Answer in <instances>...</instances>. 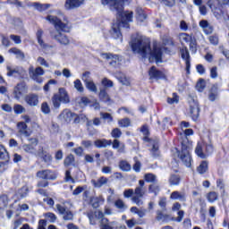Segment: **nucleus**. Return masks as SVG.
I'll return each mask as SVG.
<instances>
[{"instance_id": "obj_1", "label": "nucleus", "mask_w": 229, "mask_h": 229, "mask_svg": "<svg viewBox=\"0 0 229 229\" xmlns=\"http://www.w3.org/2000/svg\"><path fill=\"white\" fill-rule=\"evenodd\" d=\"M103 6H107L111 12L116 13L117 21L113 23L111 35L113 38H120L123 42V35L121 34V28H130L128 22L133 21V12H124V3L128 0H100Z\"/></svg>"}, {"instance_id": "obj_2", "label": "nucleus", "mask_w": 229, "mask_h": 229, "mask_svg": "<svg viewBox=\"0 0 229 229\" xmlns=\"http://www.w3.org/2000/svg\"><path fill=\"white\" fill-rule=\"evenodd\" d=\"M131 48L134 53L140 55L142 58H148L149 62L161 64L162 53L165 47H161L158 43L154 42L151 47V42L146 37L137 36L131 41Z\"/></svg>"}, {"instance_id": "obj_3", "label": "nucleus", "mask_w": 229, "mask_h": 229, "mask_svg": "<svg viewBox=\"0 0 229 229\" xmlns=\"http://www.w3.org/2000/svg\"><path fill=\"white\" fill-rule=\"evenodd\" d=\"M47 21H48V22H50V24H53L55 28V30L50 31L51 38L58 42V44H61V46H69V38L67 37V35L62 32L64 31L66 33H69L71 30V25L69 24L67 17L63 16L62 21V19L58 18L57 16L48 15L47 17Z\"/></svg>"}, {"instance_id": "obj_4", "label": "nucleus", "mask_w": 229, "mask_h": 229, "mask_svg": "<svg viewBox=\"0 0 229 229\" xmlns=\"http://www.w3.org/2000/svg\"><path fill=\"white\" fill-rule=\"evenodd\" d=\"M184 136L186 139L182 141V150H178V148H174V157H178L180 160H182V164L186 165V167H191L192 164V157H191V150L192 149V142L189 141L187 137H191V135H194V131L192 129H186L183 131Z\"/></svg>"}, {"instance_id": "obj_5", "label": "nucleus", "mask_w": 229, "mask_h": 229, "mask_svg": "<svg viewBox=\"0 0 229 229\" xmlns=\"http://www.w3.org/2000/svg\"><path fill=\"white\" fill-rule=\"evenodd\" d=\"M148 188L146 187V182L140 180L139 185L134 190V195L131 197L132 203H135L138 207H142V205H144L142 197L146 196Z\"/></svg>"}, {"instance_id": "obj_6", "label": "nucleus", "mask_w": 229, "mask_h": 229, "mask_svg": "<svg viewBox=\"0 0 229 229\" xmlns=\"http://www.w3.org/2000/svg\"><path fill=\"white\" fill-rule=\"evenodd\" d=\"M55 208L60 216H62L64 221H72L74 219V214L71 211L70 202L64 201L61 204H56Z\"/></svg>"}, {"instance_id": "obj_7", "label": "nucleus", "mask_w": 229, "mask_h": 229, "mask_svg": "<svg viewBox=\"0 0 229 229\" xmlns=\"http://www.w3.org/2000/svg\"><path fill=\"white\" fill-rule=\"evenodd\" d=\"M52 102L55 108H60V103L67 104L71 102L69 93L64 88L59 89V92L53 96Z\"/></svg>"}, {"instance_id": "obj_8", "label": "nucleus", "mask_w": 229, "mask_h": 229, "mask_svg": "<svg viewBox=\"0 0 229 229\" xmlns=\"http://www.w3.org/2000/svg\"><path fill=\"white\" fill-rule=\"evenodd\" d=\"M44 74H46V71H44V68L40 66L35 68L33 65H30L29 67L30 79L36 81V83H42L44 81V79H42Z\"/></svg>"}, {"instance_id": "obj_9", "label": "nucleus", "mask_w": 229, "mask_h": 229, "mask_svg": "<svg viewBox=\"0 0 229 229\" xmlns=\"http://www.w3.org/2000/svg\"><path fill=\"white\" fill-rule=\"evenodd\" d=\"M27 93H28V86H26L24 82H21L14 87L13 94V98L19 100L21 98H23L24 94H27Z\"/></svg>"}, {"instance_id": "obj_10", "label": "nucleus", "mask_w": 229, "mask_h": 229, "mask_svg": "<svg viewBox=\"0 0 229 229\" xmlns=\"http://www.w3.org/2000/svg\"><path fill=\"white\" fill-rule=\"evenodd\" d=\"M36 176L41 180H56L57 178L56 173L49 169L38 171Z\"/></svg>"}, {"instance_id": "obj_11", "label": "nucleus", "mask_w": 229, "mask_h": 229, "mask_svg": "<svg viewBox=\"0 0 229 229\" xmlns=\"http://www.w3.org/2000/svg\"><path fill=\"white\" fill-rule=\"evenodd\" d=\"M190 114L192 121H198V117H199V104L194 99L190 100Z\"/></svg>"}, {"instance_id": "obj_12", "label": "nucleus", "mask_w": 229, "mask_h": 229, "mask_svg": "<svg viewBox=\"0 0 229 229\" xmlns=\"http://www.w3.org/2000/svg\"><path fill=\"white\" fill-rule=\"evenodd\" d=\"M74 115H76V114L72 113L71 110L69 109H64L62 111V113L58 115V119L59 121H61L62 123H71V121H72L74 119Z\"/></svg>"}, {"instance_id": "obj_13", "label": "nucleus", "mask_w": 229, "mask_h": 229, "mask_svg": "<svg viewBox=\"0 0 229 229\" xmlns=\"http://www.w3.org/2000/svg\"><path fill=\"white\" fill-rule=\"evenodd\" d=\"M101 56L105 60H107L109 65H113V67H115V65H117V64H119V62H121L119 55H114L111 53L101 54Z\"/></svg>"}, {"instance_id": "obj_14", "label": "nucleus", "mask_w": 229, "mask_h": 229, "mask_svg": "<svg viewBox=\"0 0 229 229\" xmlns=\"http://www.w3.org/2000/svg\"><path fill=\"white\" fill-rule=\"evenodd\" d=\"M85 4V0H66L64 3L65 10H76Z\"/></svg>"}, {"instance_id": "obj_15", "label": "nucleus", "mask_w": 229, "mask_h": 229, "mask_svg": "<svg viewBox=\"0 0 229 229\" xmlns=\"http://www.w3.org/2000/svg\"><path fill=\"white\" fill-rule=\"evenodd\" d=\"M37 157H40L45 164H51L53 162V157L47 151L44 150V148L39 147L38 150L36 153Z\"/></svg>"}, {"instance_id": "obj_16", "label": "nucleus", "mask_w": 229, "mask_h": 229, "mask_svg": "<svg viewBox=\"0 0 229 229\" xmlns=\"http://www.w3.org/2000/svg\"><path fill=\"white\" fill-rule=\"evenodd\" d=\"M25 103L29 105V106H38V95L35 93H30L24 98Z\"/></svg>"}, {"instance_id": "obj_17", "label": "nucleus", "mask_w": 229, "mask_h": 229, "mask_svg": "<svg viewBox=\"0 0 229 229\" xmlns=\"http://www.w3.org/2000/svg\"><path fill=\"white\" fill-rule=\"evenodd\" d=\"M17 130L19 135L21 137H30V135H31V133H30L28 131V124H26L24 122H19L17 123Z\"/></svg>"}, {"instance_id": "obj_18", "label": "nucleus", "mask_w": 229, "mask_h": 229, "mask_svg": "<svg viewBox=\"0 0 229 229\" xmlns=\"http://www.w3.org/2000/svg\"><path fill=\"white\" fill-rule=\"evenodd\" d=\"M206 35H210L214 32V27L208 23L207 20H201L199 23Z\"/></svg>"}, {"instance_id": "obj_19", "label": "nucleus", "mask_w": 229, "mask_h": 229, "mask_svg": "<svg viewBox=\"0 0 229 229\" xmlns=\"http://www.w3.org/2000/svg\"><path fill=\"white\" fill-rule=\"evenodd\" d=\"M7 76H22V74L25 72L24 69L21 67H12V66H7Z\"/></svg>"}, {"instance_id": "obj_20", "label": "nucleus", "mask_w": 229, "mask_h": 229, "mask_svg": "<svg viewBox=\"0 0 229 229\" xmlns=\"http://www.w3.org/2000/svg\"><path fill=\"white\" fill-rule=\"evenodd\" d=\"M148 74L150 76V80H162V78H164V73L157 70V67L155 66L150 68Z\"/></svg>"}, {"instance_id": "obj_21", "label": "nucleus", "mask_w": 229, "mask_h": 229, "mask_svg": "<svg viewBox=\"0 0 229 229\" xmlns=\"http://www.w3.org/2000/svg\"><path fill=\"white\" fill-rule=\"evenodd\" d=\"M94 146L99 149L108 148V146H112V140L106 139L96 140L94 141Z\"/></svg>"}, {"instance_id": "obj_22", "label": "nucleus", "mask_w": 229, "mask_h": 229, "mask_svg": "<svg viewBox=\"0 0 229 229\" xmlns=\"http://www.w3.org/2000/svg\"><path fill=\"white\" fill-rule=\"evenodd\" d=\"M91 183L97 189H101V187H103V185H106V183H108V178L102 176V177L98 178V180H91Z\"/></svg>"}, {"instance_id": "obj_23", "label": "nucleus", "mask_w": 229, "mask_h": 229, "mask_svg": "<svg viewBox=\"0 0 229 229\" xmlns=\"http://www.w3.org/2000/svg\"><path fill=\"white\" fill-rule=\"evenodd\" d=\"M117 225L116 221L109 222L107 218H103L100 222V229H114Z\"/></svg>"}, {"instance_id": "obj_24", "label": "nucleus", "mask_w": 229, "mask_h": 229, "mask_svg": "<svg viewBox=\"0 0 229 229\" xmlns=\"http://www.w3.org/2000/svg\"><path fill=\"white\" fill-rule=\"evenodd\" d=\"M10 160V156L8 155V151L3 145H0V164H4Z\"/></svg>"}, {"instance_id": "obj_25", "label": "nucleus", "mask_w": 229, "mask_h": 229, "mask_svg": "<svg viewBox=\"0 0 229 229\" xmlns=\"http://www.w3.org/2000/svg\"><path fill=\"white\" fill-rule=\"evenodd\" d=\"M114 207L117 208L120 212H126L128 210V205L122 199H117L114 201Z\"/></svg>"}, {"instance_id": "obj_26", "label": "nucleus", "mask_w": 229, "mask_h": 229, "mask_svg": "<svg viewBox=\"0 0 229 229\" xmlns=\"http://www.w3.org/2000/svg\"><path fill=\"white\" fill-rule=\"evenodd\" d=\"M103 203H105V198L103 196L92 197L90 199V204L93 208H98L99 205H103Z\"/></svg>"}, {"instance_id": "obj_27", "label": "nucleus", "mask_w": 229, "mask_h": 229, "mask_svg": "<svg viewBox=\"0 0 229 229\" xmlns=\"http://www.w3.org/2000/svg\"><path fill=\"white\" fill-rule=\"evenodd\" d=\"M99 98L101 101L104 103H107L108 105H112V98H110V95L106 92V89H101L99 92Z\"/></svg>"}, {"instance_id": "obj_28", "label": "nucleus", "mask_w": 229, "mask_h": 229, "mask_svg": "<svg viewBox=\"0 0 229 229\" xmlns=\"http://www.w3.org/2000/svg\"><path fill=\"white\" fill-rule=\"evenodd\" d=\"M9 53H13V55H15L18 60H24V58H26V55H24V52L17 47H13L9 49Z\"/></svg>"}, {"instance_id": "obj_29", "label": "nucleus", "mask_w": 229, "mask_h": 229, "mask_svg": "<svg viewBox=\"0 0 229 229\" xmlns=\"http://www.w3.org/2000/svg\"><path fill=\"white\" fill-rule=\"evenodd\" d=\"M113 149H118V153H124L125 145L124 143H121L119 140L114 139L113 141Z\"/></svg>"}, {"instance_id": "obj_30", "label": "nucleus", "mask_w": 229, "mask_h": 229, "mask_svg": "<svg viewBox=\"0 0 229 229\" xmlns=\"http://www.w3.org/2000/svg\"><path fill=\"white\" fill-rule=\"evenodd\" d=\"M31 6L35 8V10H38V12H44L47 10V8L51 7V4H40V3H32Z\"/></svg>"}, {"instance_id": "obj_31", "label": "nucleus", "mask_w": 229, "mask_h": 229, "mask_svg": "<svg viewBox=\"0 0 229 229\" xmlns=\"http://www.w3.org/2000/svg\"><path fill=\"white\" fill-rule=\"evenodd\" d=\"M119 167H120L121 171H123L125 173L131 171V165H130V163H128V161H126V160L120 161Z\"/></svg>"}, {"instance_id": "obj_32", "label": "nucleus", "mask_w": 229, "mask_h": 229, "mask_svg": "<svg viewBox=\"0 0 229 229\" xmlns=\"http://www.w3.org/2000/svg\"><path fill=\"white\" fill-rule=\"evenodd\" d=\"M43 217H45V221H48V223H56V219H58V216L51 212L43 214Z\"/></svg>"}, {"instance_id": "obj_33", "label": "nucleus", "mask_w": 229, "mask_h": 229, "mask_svg": "<svg viewBox=\"0 0 229 229\" xmlns=\"http://www.w3.org/2000/svg\"><path fill=\"white\" fill-rule=\"evenodd\" d=\"M43 36H44V30H42V29H38L36 33L38 43L41 47H46V43H44V39H42Z\"/></svg>"}, {"instance_id": "obj_34", "label": "nucleus", "mask_w": 229, "mask_h": 229, "mask_svg": "<svg viewBox=\"0 0 229 229\" xmlns=\"http://www.w3.org/2000/svg\"><path fill=\"white\" fill-rule=\"evenodd\" d=\"M197 171L198 173H199V174H205V173L208 171V162L202 161L199 167L197 168Z\"/></svg>"}, {"instance_id": "obj_35", "label": "nucleus", "mask_w": 229, "mask_h": 229, "mask_svg": "<svg viewBox=\"0 0 229 229\" xmlns=\"http://www.w3.org/2000/svg\"><path fill=\"white\" fill-rule=\"evenodd\" d=\"M171 199H179V201H185V193H181L179 191H174L170 196Z\"/></svg>"}, {"instance_id": "obj_36", "label": "nucleus", "mask_w": 229, "mask_h": 229, "mask_svg": "<svg viewBox=\"0 0 229 229\" xmlns=\"http://www.w3.org/2000/svg\"><path fill=\"white\" fill-rule=\"evenodd\" d=\"M195 153L197 157H199V158H207V154L203 153V145L200 143H198L195 148Z\"/></svg>"}, {"instance_id": "obj_37", "label": "nucleus", "mask_w": 229, "mask_h": 229, "mask_svg": "<svg viewBox=\"0 0 229 229\" xmlns=\"http://www.w3.org/2000/svg\"><path fill=\"white\" fill-rule=\"evenodd\" d=\"M144 180L148 182V183H157L158 180H157V175L153 174H146L144 175Z\"/></svg>"}, {"instance_id": "obj_38", "label": "nucleus", "mask_w": 229, "mask_h": 229, "mask_svg": "<svg viewBox=\"0 0 229 229\" xmlns=\"http://www.w3.org/2000/svg\"><path fill=\"white\" fill-rule=\"evenodd\" d=\"M152 146L151 153L154 157H158V140H151Z\"/></svg>"}, {"instance_id": "obj_39", "label": "nucleus", "mask_w": 229, "mask_h": 229, "mask_svg": "<svg viewBox=\"0 0 229 229\" xmlns=\"http://www.w3.org/2000/svg\"><path fill=\"white\" fill-rule=\"evenodd\" d=\"M86 85V89L89 90L90 92H98V87L96 86V83H94V81H88V82H84Z\"/></svg>"}, {"instance_id": "obj_40", "label": "nucleus", "mask_w": 229, "mask_h": 229, "mask_svg": "<svg viewBox=\"0 0 229 229\" xmlns=\"http://www.w3.org/2000/svg\"><path fill=\"white\" fill-rule=\"evenodd\" d=\"M179 38H180L181 42H186V44H189L194 38V37H192L187 33H181L179 35Z\"/></svg>"}, {"instance_id": "obj_41", "label": "nucleus", "mask_w": 229, "mask_h": 229, "mask_svg": "<svg viewBox=\"0 0 229 229\" xmlns=\"http://www.w3.org/2000/svg\"><path fill=\"white\" fill-rule=\"evenodd\" d=\"M170 185H180V175L172 174L168 180Z\"/></svg>"}, {"instance_id": "obj_42", "label": "nucleus", "mask_w": 229, "mask_h": 229, "mask_svg": "<svg viewBox=\"0 0 229 229\" xmlns=\"http://www.w3.org/2000/svg\"><path fill=\"white\" fill-rule=\"evenodd\" d=\"M207 198L209 203H214V201H217V199L219 198V194H217V192L216 191H211L208 193Z\"/></svg>"}, {"instance_id": "obj_43", "label": "nucleus", "mask_w": 229, "mask_h": 229, "mask_svg": "<svg viewBox=\"0 0 229 229\" xmlns=\"http://www.w3.org/2000/svg\"><path fill=\"white\" fill-rule=\"evenodd\" d=\"M181 56L182 60H191V55L189 54V49L187 48V47H184L181 49Z\"/></svg>"}, {"instance_id": "obj_44", "label": "nucleus", "mask_w": 229, "mask_h": 229, "mask_svg": "<svg viewBox=\"0 0 229 229\" xmlns=\"http://www.w3.org/2000/svg\"><path fill=\"white\" fill-rule=\"evenodd\" d=\"M73 85L74 89H76L78 92H83V90H85V88H83V84L81 83V81H80V79H76L73 81Z\"/></svg>"}, {"instance_id": "obj_45", "label": "nucleus", "mask_w": 229, "mask_h": 229, "mask_svg": "<svg viewBox=\"0 0 229 229\" xmlns=\"http://www.w3.org/2000/svg\"><path fill=\"white\" fill-rule=\"evenodd\" d=\"M157 219L158 221H162L163 223H167V219H169V216L163 214L162 211H157Z\"/></svg>"}, {"instance_id": "obj_46", "label": "nucleus", "mask_w": 229, "mask_h": 229, "mask_svg": "<svg viewBox=\"0 0 229 229\" xmlns=\"http://www.w3.org/2000/svg\"><path fill=\"white\" fill-rule=\"evenodd\" d=\"M189 47H190V51H191V53H197L198 51V43L196 42V38H193L191 39V41H190L189 43Z\"/></svg>"}, {"instance_id": "obj_47", "label": "nucleus", "mask_w": 229, "mask_h": 229, "mask_svg": "<svg viewBox=\"0 0 229 229\" xmlns=\"http://www.w3.org/2000/svg\"><path fill=\"white\" fill-rule=\"evenodd\" d=\"M118 124L121 128H128V126L131 124V122L130 121V118H123L118 121Z\"/></svg>"}, {"instance_id": "obj_48", "label": "nucleus", "mask_w": 229, "mask_h": 229, "mask_svg": "<svg viewBox=\"0 0 229 229\" xmlns=\"http://www.w3.org/2000/svg\"><path fill=\"white\" fill-rule=\"evenodd\" d=\"M28 192H30V188L27 185L21 187L18 191V194L21 196V198H26V196H28Z\"/></svg>"}, {"instance_id": "obj_49", "label": "nucleus", "mask_w": 229, "mask_h": 229, "mask_svg": "<svg viewBox=\"0 0 229 229\" xmlns=\"http://www.w3.org/2000/svg\"><path fill=\"white\" fill-rule=\"evenodd\" d=\"M13 110H14V114H24V112H26V108L20 104L14 105Z\"/></svg>"}, {"instance_id": "obj_50", "label": "nucleus", "mask_w": 229, "mask_h": 229, "mask_svg": "<svg viewBox=\"0 0 229 229\" xmlns=\"http://www.w3.org/2000/svg\"><path fill=\"white\" fill-rule=\"evenodd\" d=\"M122 135H123V131H121V129L119 128H114L111 131V136L113 137V139H116V140L121 139Z\"/></svg>"}, {"instance_id": "obj_51", "label": "nucleus", "mask_w": 229, "mask_h": 229, "mask_svg": "<svg viewBox=\"0 0 229 229\" xmlns=\"http://www.w3.org/2000/svg\"><path fill=\"white\" fill-rule=\"evenodd\" d=\"M101 83L106 89H112V87H114V81L108 80V78H104Z\"/></svg>"}, {"instance_id": "obj_52", "label": "nucleus", "mask_w": 229, "mask_h": 229, "mask_svg": "<svg viewBox=\"0 0 229 229\" xmlns=\"http://www.w3.org/2000/svg\"><path fill=\"white\" fill-rule=\"evenodd\" d=\"M133 160L135 162L132 166L133 171H135V173H140V167L142 165L140 164V161H139V158H137V157H134Z\"/></svg>"}, {"instance_id": "obj_53", "label": "nucleus", "mask_w": 229, "mask_h": 229, "mask_svg": "<svg viewBox=\"0 0 229 229\" xmlns=\"http://www.w3.org/2000/svg\"><path fill=\"white\" fill-rule=\"evenodd\" d=\"M22 149L25 153H35V147L30 144H24Z\"/></svg>"}, {"instance_id": "obj_54", "label": "nucleus", "mask_w": 229, "mask_h": 229, "mask_svg": "<svg viewBox=\"0 0 229 229\" xmlns=\"http://www.w3.org/2000/svg\"><path fill=\"white\" fill-rule=\"evenodd\" d=\"M100 116L104 121H107V123H112L114 121V117L109 113H100Z\"/></svg>"}, {"instance_id": "obj_55", "label": "nucleus", "mask_w": 229, "mask_h": 229, "mask_svg": "<svg viewBox=\"0 0 229 229\" xmlns=\"http://www.w3.org/2000/svg\"><path fill=\"white\" fill-rule=\"evenodd\" d=\"M41 112H43L45 114L51 113V108L49 107L47 102H44L41 104Z\"/></svg>"}, {"instance_id": "obj_56", "label": "nucleus", "mask_w": 229, "mask_h": 229, "mask_svg": "<svg viewBox=\"0 0 229 229\" xmlns=\"http://www.w3.org/2000/svg\"><path fill=\"white\" fill-rule=\"evenodd\" d=\"M149 192H154V194H157L160 191V187L157 183L150 184L148 186Z\"/></svg>"}, {"instance_id": "obj_57", "label": "nucleus", "mask_w": 229, "mask_h": 229, "mask_svg": "<svg viewBox=\"0 0 229 229\" xmlns=\"http://www.w3.org/2000/svg\"><path fill=\"white\" fill-rule=\"evenodd\" d=\"M64 165H72L74 164V156L69 155L64 161Z\"/></svg>"}, {"instance_id": "obj_58", "label": "nucleus", "mask_w": 229, "mask_h": 229, "mask_svg": "<svg viewBox=\"0 0 229 229\" xmlns=\"http://www.w3.org/2000/svg\"><path fill=\"white\" fill-rule=\"evenodd\" d=\"M197 90L199 92H203V90H205V81L204 80H199V82H197Z\"/></svg>"}, {"instance_id": "obj_59", "label": "nucleus", "mask_w": 229, "mask_h": 229, "mask_svg": "<svg viewBox=\"0 0 229 229\" xmlns=\"http://www.w3.org/2000/svg\"><path fill=\"white\" fill-rule=\"evenodd\" d=\"M208 40L213 46L219 44V38L216 35L209 36Z\"/></svg>"}, {"instance_id": "obj_60", "label": "nucleus", "mask_w": 229, "mask_h": 229, "mask_svg": "<svg viewBox=\"0 0 229 229\" xmlns=\"http://www.w3.org/2000/svg\"><path fill=\"white\" fill-rule=\"evenodd\" d=\"M8 205V196L2 195L0 196V208L6 207Z\"/></svg>"}, {"instance_id": "obj_61", "label": "nucleus", "mask_w": 229, "mask_h": 229, "mask_svg": "<svg viewBox=\"0 0 229 229\" xmlns=\"http://www.w3.org/2000/svg\"><path fill=\"white\" fill-rule=\"evenodd\" d=\"M37 62L38 64H39V65H42L43 67H49V63H47V61H46L44 57H38Z\"/></svg>"}, {"instance_id": "obj_62", "label": "nucleus", "mask_w": 229, "mask_h": 229, "mask_svg": "<svg viewBox=\"0 0 229 229\" xmlns=\"http://www.w3.org/2000/svg\"><path fill=\"white\" fill-rule=\"evenodd\" d=\"M81 80L84 83L90 81V72H84L81 76Z\"/></svg>"}, {"instance_id": "obj_63", "label": "nucleus", "mask_w": 229, "mask_h": 229, "mask_svg": "<svg viewBox=\"0 0 229 229\" xmlns=\"http://www.w3.org/2000/svg\"><path fill=\"white\" fill-rule=\"evenodd\" d=\"M10 38L11 40L14 41V44H22V39L21 38V36L12 34L10 36Z\"/></svg>"}, {"instance_id": "obj_64", "label": "nucleus", "mask_w": 229, "mask_h": 229, "mask_svg": "<svg viewBox=\"0 0 229 229\" xmlns=\"http://www.w3.org/2000/svg\"><path fill=\"white\" fill-rule=\"evenodd\" d=\"M47 226V220L40 219L38 221V229H46Z\"/></svg>"}]
</instances>
